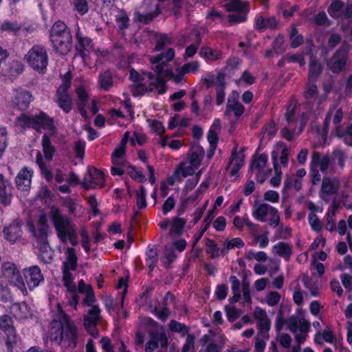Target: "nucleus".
I'll return each instance as SVG.
<instances>
[{"instance_id": "1", "label": "nucleus", "mask_w": 352, "mask_h": 352, "mask_svg": "<svg viewBox=\"0 0 352 352\" xmlns=\"http://www.w3.org/2000/svg\"><path fill=\"white\" fill-rule=\"evenodd\" d=\"M52 322L50 339L56 344L65 347L75 348L78 334L76 327L72 320L65 314L60 304L56 305V312Z\"/></svg>"}, {"instance_id": "2", "label": "nucleus", "mask_w": 352, "mask_h": 352, "mask_svg": "<svg viewBox=\"0 0 352 352\" xmlns=\"http://www.w3.org/2000/svg\"><path fill=\"white\" fill-rule=\"evenodd\" d=\"M175 57V51L173 48H168L166 53H161L150 57V63L152 69L161 79H172L177 84H182L184 78L182 70L179 68V73L175 74L168 68L167 63Z\"/></svg>"}, {"instance_id": "3", "label": "nucleus", "mask_w": 352, "mask_h": 352, "mask_svg": "<svg viewBox=\"0 0 352 352\" xmlns=\"http://www.w3.org/2000/svg\"><path fill=\"white\" fill-rule=\"evenodd\" d=\"M16 124L21 128H32L37 131L41 129L47 130L50 135H54L56 133L54 119L43 112L32 116L22 114L16 118Z\"/></svg>"}, {"instance_id": "4", "label": "nucleus", "mask_w": 352, "mask_h": 352, "mask_svg": "<svg viewBox=\"0 0 352 352\" xmlns=\"http://www.w3.org/2000/svg\"><path fill=\"white\" fill-rule=\"evenodd\" d=\"M50 41L54 49L62 55L68 54L72 48V35L70 30L62 21L54 23L50 30Z\"/></svg>"}, {"instance_id": "5", "label": "nucleus", "mask_w": 352, "mask_h": 352, "mask_svg": "<svg viewBox=\"0 0 352 352\" xmlns=\"http://www.w3.org/2000/svg\"><path fill=\"white\" fill-rule=\"evenodd\" d=\"M131 92L135 97L152 92L164 94L166 92L165 82L158 75L155 76L151 72H144L142 80L132 85Z\"/></svg>"}, {"instance_id": "6", "label": "nucleus", "mask_w": 352, "mask_h": 352, "mask_svg": "<svg viewBox=\"0 0 352 352\" xmlns=\"http://www.w3.org/2000/svg\"><path fill=\"white\" fill-rule=\"evenodd\" d=\"M50 215L58 238L65 243L66 236L76 230V225L68 217L62 214L58 208L52 207Z\"/></svg>"}, {"instance_id": "7", "label": "nucleus", "mask_w": 352, "mask_h": 352, "mask_svg": "<svg viewBox=\"0 0 352 352\" xmlns=\"http://www.w3.org/2000/svg\"><path fill=\"white\" fill-rule=\"evenodd\" d=\"M29 66L39 73H44L48 64L46 49L41 45H34L25 56Z\"/></svg>"}, {"instance_id": "8", "label": "nucleus", "mask_w": 352, "mask_h": 352, "mask_svg": "<svg viewBox=\"0 0 352 352\" xmlns=\"http://www.w3.org/2000/svg\"><path fill=\"white\" fill-rule=\"evenodd\" d=\"M27 226L33 236L34 243L38 245L49 243L50 227L45 214L39 215L36 226L31 222L28 223Z\"/></svg>"}, {"instance_id": "9", "label": "nucleus", "mask_w": 352, "mask_h": 352, "mask_svg": "<svg viewBox=\"0 0 352 352\" xmlns=\"http://www.w3.org/2000/svg\"><path fill=\"white\" fill-rule=\"evenodd\" d=\"M349 60V47L340 46L327 60V68L334 74H338L346 68Z\"/></svg>"}, {"instance_id": "10", "label": "nucleus", "mask_w": 352, "mask_h": 352, "mask_svg": "<svg viewBox=\"0 0 352 352\" xmlns=\"http://www.w3.org/2000/svg\"><path fill=\"white\" fill-rule=\"evenodd\" d=\"M340 188V182L338 178L324 177L322 179L319 197L327 204L333 199V203L335 204Z\"/></svg>"}, {"instance_id": "11", "label": "nucleus", "mask_w": 352, "mask_h": 352, "mask_svg": "<svg viewBox=\"0 0 352 352\" xmlns=\"http://www.w3.org/2000/svg\"><path fill=\"white\" fill-rule=\"evenodd\" d=\"M2 277L6 279L10 284L16 286L20 289L23 294H27V289L25 283L14 263L6 262L1 266Z\"/></svg>"}, {"instance_id": "12", "label": "nucleus", "mask_w": 352, "mask_h": 352, "mask_svg": "<svg viewBox=\"0 0 352 352\" xmlns=\"http://www.w3.org/2000/svg\"><path fill=\"white\" fill-rule=\"evenodd\" d=\"M267 160V155L265 153L254 156L252 159L249 171L250 174L255 175L259 183H263L271 172V170L266 168Z\"/></svg>"}, {"instance_id": "13", "label": "nucleus", "mask_w": 352, "mask_h": 352, "mask_svg": "<svg viewBox=\"0 0 352 352\" xmlns=\"http://www.w3.org/2000/svg\"><path fill=\"white\" fill-rule=\"evenodd\" d=\"M70 86V80L65 78L56 92L55 101L65 113H69L72 109V98L68 93Z\"/></svg>"}, {"instance_id": "14", "label": "nucleus", "mask_w": 352, "mask_h": 352, "mask_svg": "<svg viewBox=\"0 0 352 352\" xmlns=\"http://www.w3.org/2000/svg\"><path fill=\"white\" fill-rule=\"evenodd\" d=\"M303 96L306 100L305 104L307 105V109L309 110L313 109L314 102L317 100L319 112L322 109V107H320V104L327 99V95L325 94L318 96L317 85L311 82L307 84L303 92Z\"/></svg>"}, {"instance_id": "15", "label": "nucleus", "mask_w": 352, "mask_h": 352, "mask_svg": "<svg viewBox=\"0 0 352 352\" xmlns=\"http://www.w3.org/2000/svg\"><path fill=\"white\" fill-rule=\"evenodd\" d=\"M82 187L86 190L102 188L104 185V175L96 168H89L82 181Z\"/></svg>"}, {"instance_id": "16", "label": "nucleus", "mask_w": 352, "mask_h": 352, "mask_svg": "<svg viewBox=\"0 0 352 352\" xmlns=\"http://www.w3.org/2000/svg\"><path fill=\"white\" fill-rule=\"evenodd\" d=\"M343 118V111L341 107H338V102H333L329 107L323 124V131L327 133L329 129L330 122L332 120L335 125L334 129L341 128L340 122Z\"/></svg>"}, {"instance_id": "17", "label": "nucleus", "mask_w": 352, "mask_h": 352, "mask_svg": "<svg viewBox=\"0 0 352 352\" xmlns=\"http://www.w3.org/2000/svg\"><path fill=\"white\" fill-rule=\"evenodd\" d=\"M23 276L26 284L30 289H33L44 280L40 268L36 266H32L23 271Z\"/></svg>"}, {"instance_id": "18", "label": "nucleus", "mask_w": 352, "mask_h": 352, "mask_svg": "<svg viewBox=\"0 0 352 352\" xmlns=\"http://www.w3.org/2000/svg\"><path fill=\"white\" fill-rule=\"evenodd\" d=\"M0 329L3 331L7 337V344L11 346L16 342V331L13 326L12 318L8 315L0 316Z\"/></svg>"}, {"instance_id": "19", "label": "nucleus", "mask_w": 352, "mask_h": 352, "mask_svg": "<svg viewBox=\"0 0 352 352\" xmlns=\"http://www.w3.org/2000/svg\"><path fill=\"white\" fill-rule=\"evenodd\" d=\"M287 329L293 333H296L298 330L300 333H308L310 328V324L305 318H299L298 316H291L285 320Z\"/></svg>"}, {"instance_id": "20", "label": "nucleus", "mask_w": 352, "mask_h": 352, "mask_svg": "<svg viewBox=\"0 0 352 352\" xmlns=\"http://www.w3.org/2000/svg\"><path fill=\"white\" fill-rule=\"evenodd\" d=\"M245 154L243 149L237 151L236 146L232 150L230 156L229 164L227 170H230L231 176H235L239 173V170L244 165Z\"/></svg>"}, {"instance_id": "21", "label": "nucleus", "mask_w": 352, "mask_h": 352, "mask_svg": "<svg viewBox=\"0 0 352 352\" xmlns=\"http://www.w3.org/2000/svg\"><path fill=\"white\" fill-rule=\"evenodd\" d=\"M254 317L257 320V327L260 334H268L271 328V322L266 311L259 307H256L254 311Z\"/></svg>"}, {"instance_id": "22", "label": "nucleus", "mask_w": 352, "mask_h": 352, "mask_svg": "<svg viewBox=\"0 0 352 352\" xmlns=\"http://www.w3.org/2000/svg\"><path fill=\"white\" fill-rule=\"evenodd\" d=\"M289 153V148L284 142H278L272 153V164H274V158L275 157L276 162H278V160L279 159L283 166H287Z\"/></svg>"}, {"instance_id": "23", "label": "nucleus", "mask_w": 352, "mask_h": 352, "mask_svg": "<svg viewBox=\"0 0 352 352\" xmlns=\"http://www.w3.org/2000/svg\"><path fill=\"white\" fill-rule=\"evenodd\" d=\"M331 164V158L328 155H322L319 151L313 152L311 157L310 167H314L322 173H327Z\"/></svg>"}, {"instance_id": "24", "label": "nucleus", "mask_w": 352, "mask_h": 352, "mask_svg": "<svg viewBox=\"0 0 352 352\" xmlns=\"http://www.w3.org/2000/svg\"><path fill=\"white\" fill-rule=\"evenodd\" d=\"M12 199V186L11 183L4 179L3 174H0V204L8 206L11 204Z\"/></svg>"}, {"instance_id": "25", "label": "nucleus", "mask_w": 352, "mask_h": 352, "mask_svg": "<svg viewBox=\"0 0 352 352\" xmlns=\"http://www.w3.org/2000/svg\"><path fill=\"white\" fill-rule=\"evenodd\" d=\"M32 100V96L30 91L20 89L16 91V96L12 102L20 110L26 109Z\"/></svg>"}, {"instance_id": "26", "label": "nucleus", "mask_w": 352, "mask_h": 352, "mask_svg": "<svg viewBox=\"0 0 352 352\" xmlns=\"http://www.w3.org/2000/svg\"><path fill=\"white\" fill-rule=\"evenodd\" d=\"M273 206L267 204H258L256 203L252 208V216L253 217L261 222L266 221V217L269 216V214Z\"/></svg>"}, {"instance_id": "27", "label": "nucleus", "mask_w": 352, "mask_h": 352, "mask_svg": "<svg viewBox=\"0 0 352 352\" xmlns=\"http://www.w3.org/2000/svg\"><path fill=\"white\" fill-rule=\"evenodd\" d=\"M177 213L178 215L173 217L171 221L169 233L170 236H180L183 234L184 228L186 224V219L179 217L182 213V210H179Z\"/></svg>"}, {"instance_id": "28", "label": "nucleus", "mask_w": 352, "mask_h": 352, "mask_svg": "<svg viewBox=\"0 0 352 352\" xmlns=\"http://www.w3.org/2000/svg\"><path fill=\"white\" fill-rule=\"evenodd\" d=\"M223 7L228 12L248 13L250 11L249 3L242 0H225Z\"/></svg>"}, {"instance_id": "29", "label": "nucleus", "mask_w": 352, "mask_h": 352, "mask_svg": "<svg viewBox=\"0 0 352 352\" xmlns=\"http://www.w3.org/2000/svg\"><path fill=\"white\" fill-rule=\"evenodd\" d=\"M204 156V150L199 145H195L191 147L188 153L189 163L195 168H198L201 164Z\"/></svg>"}, {"instance_id": "30", "label": "nucleus", "mask_w": 352, "mask_h": 352, "mask_svg": "<svg viewBox=\"0 0 352 352\" xmlns=\"http://www.w3.org/2000/svg\"><path fill=\"white\" fill-rule=\"evenodd\" d=\"M100 309L98 305L92 306L88 311V315L84 318V326L87 329L95 328L100 319Z\"/></svg>"}, {"instance_id": "31", "label": "nucleus", "mask_w": 352, "mask_h": 352, "mask_svg": "<svg viewBox=\"0 0 352 352\" xmlns=\"http://www.w3.org/2000/svg\"><path fill=\"white\" fill-rule=\"evenodd\" d=\"M32 173L26 168H23L15 179L16 185L19 190H28L31 185Z\"/></svg>"}, {"instance_id": "32", "label": "nucleus", "mask_w": 352, "mask_h": 352, "mask_svg": "<svg viewBox=\"0 0 352 352\" xmlns=\"http://www.w3.org/2000/svg\"><path fill=\"white\" fill-rule=\"evenodd\" d=\"M3 234L6 240L15 243L21 237V226L19 223H13L3 229Z\"/></svg>"}, {"instance_id": "33", "label": "nucleus", "mask_w": 352, "mask_h": 352, "mask_svg": "<svg viewBox=\"0 0 352 352\" xmlns=\"http://www.w3.org/2000/svg\"><path fill=\"white\" fill-rule=\"evenodd\" d=\"M65 260L63 263L62 270L74 271L78 265V256L73 248H67L65 251Z\"/></svg>"}, {"instance_id": "34", "label": "nucleus", "mask_w": 352, "mask_h": 352, "mask_svg": "<svg viewBox=\"0 0 352 352\" xmlns=\"http://www.w3.org/2000/svg\"><path fill=\"white\" fill-rule=\"evenodd\" d=\"M272 252L289 261L293 253L292 246L287 243L278 242L272 247Z\"/></svg>"}, {"instance_id": "35", "label": "nucleus", "mask_w": 352, "mask_h": 352, "mask_svg": "<svg viewBox=\"0 0 352 352\" xmlns=\"http://www.w3.org/2000/svg\"><path fill=\"white\" fill-rule=\"evenodd\" d=\"M76 37L78 39L76 50L79 52L80 56L85 58L92 48L91 40L87 37H82L79 31L76 33Z\"/></svg>"}, {"instance_id": "36", "label": "nucleus", "mask_w": 352, "mask_h": 352, "mask_svg": "<svg viewBox=\"0 0 352 352\" xmlns=\"http://www.w3.org/2000/svg\"><path fill=\"white\" fill-rule=\"evenodd\" d=\"M214 217V210H210L207 216L204 219V226L200 228V230L197 232L194 236H193V243L192 246L195 247L198 241L201 239L204 232L207 230V229L209 228L212 219Z\"/></svg>"}, {"instance_id": "37", "label": "nucleus", "mask_w": 352, "mask_h": 352, "mask_svg": "<svg viewBox=\"0 0 352 352\" xmlns=\"http://www.w3.org/2000/svg\"><path fill=\"white\" fill-rule=\"evenodd\" d=\"M12 313L19 319L27 318L30 314V309L25 302L14 303L10 307Z\"/></svg>"}, {"instance_id": "38", "label": "nucleus", "mask_w": 352, "mask_h": 352, "mask_svg": "<svg viewBox=\"0 0 352 352\" xmlns=\"http://www.w3.org/2000/svg\"><path fill=\"white\" fill-rule=\"evenodd\" d=\"M98 84L102 89L109 91L113 86L111 72L109 70L101 72L98 76Z\"/></svg>"}, {"instance_id": "39", "label": "nucleus", "mask_w": 352, "mask_h": 352, "mask_svg": "<svg viewBox=\"0 0 352 352\" xmlns=\"http://www.w3.org/2000/svg\"><path fill=\"white\" fill-rule=\"evenodd\" d=\"M334 133L336 136L342 138L346 144L352 146V124L344 129L342 127H337L334 129Z\"/></svg>"}, {"instance_id": "40", "label": "nucleus", "mask_w": 352, "mask_h": 352, "mask_svg": "<svg viewBox=\"0 0 352 352\" xmlns=\"http://www.w3.org/2000/svg\"><path fill=\"white\" fill-rule=\"evenodd\" d=\"M239 94L236 91H232L229 96L228 100L231 101V109L236 118L240 117L244 112V107L238 100Z\"/></svg>"}, {"instance_id": "41", "label": "nucleus", "mask_w": 352, "mask_h": 352, "mask_svg": "<svg viewBox=\"0 0 352 352\" xmlns=\"http://www.w3.org/2000/svg\"><path fill=\"white\" fill-rule=\"evenodd\" d=\"M39 249V257L44 263H50L54 257V252L49 243L37 245Z\"/></svg>"}, {"instance_id": "42", "label": "nucleus", "mask_w": 352, "mask_h": 352, "mask_svg": "<svg viewBox=\"0 0 352 352\" xmlns=\"http://www.w3.org/2000/svg\"><path fill=\"white\" fill-rule=\"evenodd\" d=\"M276 26V21L274 18L265 19L261 16L255 18V28L262 30L267 28L274 29Z\"/></svg>"}, {"instance_id": "43", "label": "nucleus", "mask_w": 352, "mask_h": 352, "mask_svg": "<svg viewBox=\"0 0 352 352\" xmlns=\"http://www.w3.org/2000/svg\"><path fill=\"white\" fill-rule=\"evenodd\" d=\"M199 54L201 57L211 61H214L222 58V52L219 50H213L209 47H202Z\"/></svg>"}, {"instance_id": "44", "label": "nucleus", "mask_w": 352, "mask_h": 352, "mask_svg": "<svg viewBox=\"0 0 352 352\" xmlns=\"http://www.w3.org/2000/svg\"><path fill=\"white\" fill-rule=\"evenodd\" d=\"M322 65L319 60L311 56L309 65V80H316L321 74Z\"/></svg>"}, {"instance_id": "45", "label": "nucleus", "mask_w": 352, "mask_h": 352, "mask_svg": "<svg viewBox=\"0 0 352 352\" xmlns=\"http://www.w3.org/2000/svg\"><path fill=\"white\" fill-rule=\"evenodd\" d=\"M42 146L45 158L50 162L53 158L55 147L52 144L50 138L46 134L42 138Z\"/></svg>"}, {"instance_id": "46", "label": "nucleus", "mask_w": 352, "mask_h": 352, "mask_svg": "<svg viewBox=\"0 0 352 352\" xmlns=\"http://www.w3.org/2000/svg\"><path fill=\"white\" fill-rule=\"evenodd\" d=\"M36 162L41 171V174L47 182H50L53 179L52 173L47 168L46 164L43 161V158L40 151L37 152L36 156Z\"/></svg>"}, {"instance_id": "47", "label": "nucleus", "mask_w": 352, "mask_h": 352, "mask_svg": "<svg viewBox=\"0 0 352 352\" xmlns=\"http://www.w3.org/2000/svg\"><path fill=\"white\" fill-rule=\"evenodd\" d=\"M160 13V5L156 4L155 6L154 12L146 13V14H142V13L137 12L135 14V19L141 23L147 24L149 22H151L155 17H156L157 15H159Z\"/></svg>"}, {"instance_id": "48", "label": "nucleus", "mask_w": 352, "mask_h": 352, "mask_svg": "<svg viewBox=\"0 0 352 352\" xmlns=\"http://www.w3.org/2000/svg\"><path fill=\"white\" fill-rule=\"evenodd\" d=\"M195 168L192 165L186 166L185 163L181 162L175 170L182 181L184 178L193 175L195 173Z\"/></svg>"}, {"instance_id": "49", "label": "nucleus", "mask_w": 352, "mask_h": 352, "mask_svg": "<svg viewBox=\"0 0 352 352\" xmlns=\"http://www.w3.org/2000/svg\"><path fill=\"white\" fill-rule=\"evenodd\" d=\"M63 270V281L64 286L67 288V291L77 290L76 284L74 283V277L71 273L72 270Z\"/></svg>"}, {"instance_id": "50", "label": "nucleus", "mask_w": 352, "mask_h": 352, "mask_svg": "<svg viewBox=\"0 0 352 352\" xmlns=\"http://www.w3.org/2000/svg\"><path fill=\"white\" fill-rule=\"evenodd\" d=\"M116 23L120 30H124L129 26V19L126 12L121 10L118 11V14L116 16Z\"/></svg>"}, {"instance_id": "51", "label": "nucleus", "mask_w": 352, "mask_h": 352, "mask_svg": "<svg viewBox=\"0 0 352 352\" xmlns=\"http://www.w3.org/2000/svg\"><path fill=\"white\" fill-rule=\"evenodd\" d=\"M196 35V41L194 43L190 45L186 49L185 55L187 57H192L197 52V49L201 43V32L198 30L195 32Z\"/></svg>"}, {"instance_id": "52", "label": "nucleus", "mask_w": 352, "mask_h": 352, "mask_svg": "<svg viewBox=\"0 0 352 352\" xmlns=\"http://www.w3.org/2000/svg\"><path fill=\"white\" fill-rule=\"evenodd\" d=\"M272 49L274 52L278 54H281L285 52V39L284 36L281 34L278 35L272 42Z\"/></svg>"}, {"instance_id": "53", "label": "nucleus", "mask_w": 352, "mask_h": 352, "mask_svg": "<svg viewBox=\"0 0 352 352\" xmlns=\"http://www.w3.org/2000/svg\"><path fill=\"white\" fill-rule=\"evenodd\" d=\"M21 25L16 21L11 22L9 21H4L1 25V30L2 31L8 32L14 34H16L17 32L21 30Z\"/></svg>"}, {"instance_id": "54", "label": "nucleus", "mask_w": 352, "mask_h": 352, "mask_svg": "<svg viewBox=\"0 0 352 352\" xmlns=\"http://www.w3.org/2000/svg\"><path fill=\"white\" fill-rule=\"evenodd\" d=\"M343 6V3L340 1L332 2L328 8L329 15L335 19L339 18L341 15L340 11Z\"/></svg>"}, {"instance_id": "55", "label": "nucleus", "mask_w": 352, "mask_h": 352, "mask_svg": "<svg viewBox=\"0 0 352 352\" xmlns=\"http://www.w3.org/2000/svg\"><path fill=\"white\" fill-rule=\"evenodd\" d=\"M274 168L275 175L271 178L270 184L274 187H278L281 182L282 171L278 162H276L275 157L274 158Z\"/></svg>"}, {"instance_id": "56", "label": "nucleus", "mask_w": 352, "mask_h": 352, "mask_svg": "<svg viewBox=\"0 0 352 352\" xmlns=\"http://www.w3.org/2000/svg\"><path fill=\"white\" fill-rule=\"evenodd\" d=\"M268 339V334L258 333L255 341V352H264L266 346V341Z\"/></svg>"}, {"instance_id": "57", "label": "nucleus", "mask_w": 352, "mask_h": 352, "mask_svg": "<svg viewBox=\"0 0 352 352\" xmlns=\"http://www.w3.org/2000/svg\"><path fill=\"white\" fill-rule=\"evenodd\" d=\"M124 154L125 148L123 146L116 148L111 155L112 163L116 166L120 165L122 163Z\"/></svg>"}, {"instance_id": "58", "label": "nucleus", "mask_w": 352, "mask_h": 352, "mask_svg": "<svg viewBox=\"0 0 352 352\" xmlns=\"http://www.w3.org/2000/svg\"><path fill=\"white\" fill-rule=\"evenodd\" d=\"M169 329L172 331L181 333L182 336H184L188 332V329L185 324L175 320H171L170 322Z\"/></svg>"}, {"instance_id": "59", "label": "nucleus", "mask_w": 352, "mask_h": 352, "mask_svg": "<svg viewBox=\"0 0 352 352\" xmlns=\"http://www.w3.org/2000/svg\"><path fill=\"white\" fill-rule=\"evenodd\" d=\"M291 47L296 48L303 43V36L299 34L296 28H293L290 33Z\"/></svg>"}, {"instance_id": "60", "label": "nucleus", "mask_w": 352, "mask_h": 352, "mask_svg": "<svg viewBox=\"0 0 352 352\" xmlns=\"http://www.w3.org/2000/svg\"><path fill=\"white\" fill-rule=\"evenodd\" d=\"M63 206L67 209V211L70 214L74 215L76 213L79 206L73 199L69 197H67L63 200Z\"/></svg>"}, {"instance_id": "61", "label": "nucleus", "mask_w": 352, "mask_h": 352, "mask_svg": "<svg viewBox=\"0 0 352 352\" xmlns=\"http://www.w3.org/2000/svg\"><path fill=\"white\" fill-rule=\"evenodd\" d=\"M195 337L192 334H188L186 342L184 344L181 352H195Z\"/></svg>"}, {"instance_id": "62", "label": "nucleus", "mask_w": 352, "mask_h": 352, "mask_svg": "<svg viewBox=\"0 0 352 352\" xmlns=\"http://www.w3.org/2000/svg\"><path fill=\"white\" fill-rule=\"evenodd\" d=\"M76 93L78 99V107H85L88 100V94L82 87H78L76 89Z\"/></svg>"}, {"instance_id": "63", "label": "nucleus", "mask_w": 352, "mask_h": 352, "mask_svg": "<svg viewBox=\"0 0 352 352\" xmlns=\"http://www.w3.org/2000/svg\"><path fill=\"white\" fill-rule=\"evenodd\" d=\"M309 223L313 230L318 232L322 229L320 220L315 213H310L308 217Z\"/></svg>"}, {"instance_id": "64", "label": "nucleus", "mask_w": 352, "mask_h": 352, "mask_svg": "<svg viewBox=\"0 0 352 352\" xmlns=\"http://www.w3.org/2000/svg\"><path fill=\"white\" fill-rule=\"evenodd\" d=\"M269 226L273 228L277 227L280 221V216L278 214V210L273 207L269 214Z\"/></svg>"}]
</instances>
